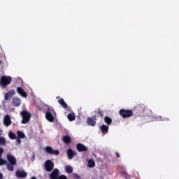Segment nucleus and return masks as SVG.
Returning <instances> with one entry per match:
<instances>
[{
  "mask_svg": "<svg viewBox=\"0 0 179 179\" xmlns=\"http://www.w3.org/2000/svg\"><path fill=\"white\" fill-rule=\"evenodd\" d=\"M10 83H12V77L8 76H3L1 77L0 85L3 89H6Z\"/></svg>",
  "mask_w": 179,
  "mask_h": 179,
  "instance_id": "f257e3e1",
  "label": "nucleus"
},
{
  "mask_svg": "<svg viewBox=\"0 0 179 179\" xmlns=\"http://www.w3.org/2000/svg\"><path fill=\"white\" fill-rule=\"evenodd\" d=\"M54 115H55V110L52 108H50L48 106L46 113H45V118L49 122H54L55 118Z\"/></svg>",
  "mask_w": 179,
  "mask_h": 179,
  "instance_id": "f03ea898",
  "label": "nucleus"
},
{
  "mask_svg": "<svg viewBox=\"0 0 179 179\" xmlns=\"http://www.w3.org/2000/svg\"><path fill=\"white\" fill-rule=\"evenodd\" d=\"M20 114L22 117V124H28V122H30V118H31V113L27 110H22Z\"/></svg>",
  "mask_w": 179,
  "mask_h": 179,
  "instance_id": "7ed1b4c3",
  "label": "nucleus"
},
{
  "mask_svg": "<svg viewBox=\"0 0 179 179\" xmlns=\"http://www.w3.org/2000/svg\"><path fill=\"white\" fill-rule=\"evenodd\" d=\"M119 115L123 118H131L134 115V111L128 109H120L119 110Z\"/></svg>",
  "mask_w": 179,
  "mask_h": 179,
  "instance_id": "20e7f679",
  "label": "nucleus"
},
{
  "mask_svg": "<svg viewBox=\"0 0 179 179\" xmlns=\"http://www.w3.org/2000/svg\"><path fill=\"white\" fill-rule=\"evenodd\" d=\"M45 169L48 173L52 171V170H54V162L50 159L46 160L45 162Z\"/></svg>",
  "mask_w": 179,
  "mask_h": 179,
  "instance_id": "39448f33",
  "label": "nucleus"
},
{
  "mask_svg": "<svg viewBox=\"0 0 179 179\" xmlns=\"http://www.w3.org/2000/svg\"><path fill=\"white\" fill-rule=\"evenodd\" d=\"M45 150L46 153H48V155H52L55 156H59V150H54L50 146L45 147Z\"/></svg>",
  "mask_w": 179,
  "mask_h": 179,
  "instance_id": "423d86ee",
  "label": "nucleus"
},
{
  "mask_svg": "<svg viewBox=\"0 0 179 179\" xmlns=\"http://www.w3.org/2000/svg\"><path fill=\"white\" fill-rule=\"evenodd\" d=\"M59 177V170L58 169H55L52 173L50 174V179H58Z\"/></svg>",
  "mask_w": 179,
  "mask_h": 179,
  "instance_id": "0eeeda50",
  "label": "nucleus"
},
{
  "mask_svg": "<svg viewBox=\"0 0 179 179\" xmlns=\"http://www.w3.org/2000/svg\"><path fill=\"white\" fill-rule=\"evenodd\" d=\"M96 115L92 116V117H88L87 120V125L90 127H94L96 125Z\"/></svg>",
  "mask_w": 179,
  "mask_h": 179,
  "instance_id": "6e6552de",
  "label": "nucleus"
},
{
  "mask_svg": "<svg viewBox=\"0 0 179 179\" xmlns=\"http://www.w3.org/2000/svg\"><path fill=\"white\" fill-rule=\"evenodd\" d=\"M76 149L78 152H87V147L82 143H78L76 145Z\"/></svg>",
  "mask_w": 179,
  "mask_h": 179,
  "instance_id": "1a4fd4ad",
  "label": "nucleus"
},
{
  "mask_svg": "<svg viewBox=\"0 0 179 179\" xmlns=\"http://www.w3.org/2000/svg\"><path fill=\"white\" fill-rule=\"evenodd\" d=\"M7 159L10 164H12V166H16V158H15L13 155L7 154Z\"/></svg>",
  "mask_w": 179,
  "mask_h": 179,
  "instance_id": "9d476101",
  "label": "nucleus"
},
{
  "mask_svg": "<svg viewBox=\"0 0 179 179\" xmlns=\"http://www.w3.org/2000/svg\"><path fill=\"white\" fill-rule=\"evenodd\" d=\"M3 124L5 127H9L12 124V120H10V116H9V115H6L4 116Z\"/></svg>",
  "mask_w": 179,
  "mask_h": 179,
  "instance_id": "9b49d317",
  "label": "nucleus"
},
{
  "mask_svg": "<svg viewBox=\"0 0 179 179\" xmlns=\"http://www.w3.org/2000/svg\"><path fill=\"white\" fill-rule=\"evenodd\" d=\"M15 176H17L18 178H26V177H27V173L24 171H17Z\"/></svg>",
  "mask_w": 179,
  "mask_h": 179,
  "instance_id": "f8f14e48",
  "label": "nucleus"
},
{
  "mask_svg": "<svg viewBox=\"0 0 179 179\" xmlns=\"http://www.w3.org/2000/svg\"><path fill=\"white\" fill-rule=\"evenodd\" d=\"M17 92L18 93V94H20L22 97H27V93L25 92L24 90H23V88H22L21 87H18L17 88Z\"/></svg>",
  "mask_w": 179,
  "mask_h": 179,
  "instance_id": "ddd939ff",
  "label": "nucleus"
},
{
  "mask_svg": "<svg viewBox=\"0 0 179 179\" xmlns=\"http://www.w3.org/2000/svg\"><path fill=\"white\" fill-rule=\"evenodd\" d=\"M75 155H76V152H75L72 149L69 148L67 150V156L69 159V160H72L73 157H75Z\"/></svg>",
  "mask_w": 179,
  "mask_h": 179,
  "instance_id": "4468645a",
  "label": "nucleus"
},
{
  "mask_svg": "<svg viewBox=\"0 0 179 179\" xmlns=\"http://www.w3.org/2000/svg\"><path fill=\"white\" fill-rule=\"evenodd\" d=\"M13 104H14L15 107H19V106L22 104V100L20 99V98L14 97L13 99Z\"/></svg>",
  "mask_w": 179,
  "mask_h": 179,
  "instance_id": "2eb2a0df",
  "label": "nucleus"
},
{
  "mask_svg": "<svg viewBox=\"0 0 179 179\" xmlns=\"http://www.w3.org/2000/svg\"><path fill=\"white\" fill-rule=\"evenodd\" d=\"M62 141L64 143H66V145H69L71 142H72V139L71 138V136L69 135L64 136L62 138Z\"/></svg>",
  "mask_w": 179,
  "mask_h": 179,
  "instance_id": "dca6fc26",
  "label": "nucleus"
},
{
  "mask_svg": "<svg viewBox=\"0 0 179 179\" xmlns=\"http://www.w3.org/2000/svg\"><path fill=\"white\" fill-rule=\"evenodd\" d=\"M100 129H101L102 134H103V135H106V134H108V126L105 125V124H102L100 127Z\"/></svg>",
  "mask_w": 179,
  "mask_h": 179,
  "instance_id": "f3484780",
  "label": "nucleus"
},
{
  "mask_svg": "<svg viewBox=\"0 0 179 179\" xmlns=\"http://www.w3.org/2000/svg\"><path fill=\"white\" fill-rule=\"evenodd\" d=\"M57 101H58L59 104H60V106H62V107L63 108H66V107H68V104H66V102H65L64 99L60 98V99H58Z\"/></svg>",
  "mask_w": 179,
  "mask_h": 179,
  "instance_id": "a211bd4d",
  "label": "nucleus"
},
{
  "mask_svg": "<svg viewBox=\"0 0 179 179\" xmlns=\"http://www.w3.org/2000/svg\"><path fill=\"white\" fill-rule=\"evenodd\" d=\"M103 121L106 124H107V125H111V124L113 123V119H111V117H110L109 116H105L103 118Z\"/></svg>",
  "mask_w": 179,
  "mask_h": 179,
  "instance_id": "6ab92c4d",
  "label": "nucleus"
},
{
  "mask_svg": "<svg viewBox=\"0 0 179 179\" xmlns=\"http://www.w3.org/2000/svg\"><path fill=\"white\" fill-rule=\"evenodd\" d=\"M65 171L68 173V174H72V173H73V168L69 165H66L65 166Z\"/></svg>",
  "mask_w": 179,
  "mask_h": 179,
  "instance_id": "aec40b11",
  "label": "nucleus"
},
{
  "mask_svg": "<svg viewBox=\"0 0 179 179\" xmlns=\"http://www.w3.org/2000/svg\"><path fill=\"white\" fill-rule=\"evenodd\" d=\"M96 166V162H94V160L93 159H90L87 162V167L93 168Z\"/></svg>",
  "mask_w": 179,
  "mask_h": 179,
  "instance_id": "412c9836",
  "label": "nucleus"
},
{
  "mask_svg": "<svg viewBox=\"0 0 179 179\" xmlns=\"http://www.w3.org/2000/svg\"><path fill=\"white\" fill-rule=\"evenodd\" d=\"M67 118H68L69 121H75V120H76L75 113H69L67 116Z\"/></svg>",
  "mask_w": 179,
  "mask_h": 179,
  "instance_id": "4be33fe9",
  "label": "nucleus"
},
{
  "mask_svg": "<svg viewBox=\"0 0 179 179\" xmlns=\"http://www.w3.org/2000/svg\"><path fill=\"white\" fill-rule=\"evenodd\" d=\"M17 138H20L21 139H24L25 138V135H24V133H23L22 131H21L20 130H18L17 131Z\"/></svg>",
  "mask_w": 179,
  "mask_h": 179,
  "instance_id": "5701e85b",
  "label": "nucleus"
},
{
  "mask_svg": "<svg viewBox=\"0 0 179 179\" xmlns=\"http://www.w3.org/2000/svg\"><path fill=\"white\" fill-rule=\"evenodd\" d=\"M139 108H142L143 115H146V111H148V108H146L143 105H140Z\"/></svg>",
  "mask_w": 179,
  "mask_h": 179,
  "instance_id": "b1692460",
  "label": "nucleus"
},
{
  "mask_svg": "<svg viewBox=\"0 0 179 179\" xmlns=\"http://www.w3.org/2000/svg\"><path fill=\"white\" fill-rule=\"evenodd\" d=\"M0 145L1 146H5L6 145V139L3 137H0Z\"/></svg>",
  "mask_w": 179,
  "mask_h": 179,
  "instance_id": "393cba45",
  "label": "nucleus"
},
{
  "mask_svg": "<svg viewBox=\"0 0 179 179\" xmlns=\"http://www.w3.org/2000/svg\"><path fill=\"white\" fill-rule=\"evenodd\" d=\"M96 115L97 117H101V118H103L104 112L101 111V110H98V111L96 113Z\"/></svg>",
  "mask_w": 179,
  "mask_h": 179,
  "instance_id": "a878e982",
  "label": "nucleus"
},
{
  "mask_svg": "<svg viewBox=\"0 0 179 179\" xmlns=\"http://www.w3.org/2000/svg\"><path fill=\"white\" fill-rule=\"evenodd\" d=\"M8 135H9L10 139H16L17 138L16 134H15L13 132H10Z\"/></svg>",
  "mask_w": 179,
  "mask_h": 179,
  "instance_id": "bb28decb",
  "label": "nucleus"
},
{
  "mask_svg": "<svg viewBox=\"0 0 179 179\" xmlns=\"http://www.w3.org/2000/svg\"><path fill=\"white\" fill-rule=\"evenodd\" d=\"M13 166H15V165H12V164H7V169H8V170H9L10 171H13Z\"/></svg>",
  "mask_w": 179,
  "mask_h": 179,
  "instance_id": "cd10ccee",
  "label": "nucleus"
},
{
  "mask_svg": "<svg viewBox=\"0 0 179 179\" xmlns=\"http://www.w3.org/2000/svg\"><path fill=\"white\" fill-rule=\"evenodd\" d=\"M7 94H10L12 97L13 96H15V94H16V92L15 91V90H11L8 92H7Z\"/></svg>",
  "mask_w": 179,
  "mask_h": 179,
  "instance_id": "c85d7f7f",
  "label": "nucleus"
},
{
  "mask_svg": "<svg viewBox=\"0 0 179 179\" xmlns=\"http://www.w3.org/2000/svg\"><path fill=\"white\" fill-rule=\"evenodd\" d=\"M4 164H6V161L2 159V157H0V166H3Z\"/></svg>",
  "mask_w": 179,
  "mask_h": 179,
  "instance_id": "c756f323",
  "label": "nucleus"
},
{
  "mask_svg": "<svg viewBox=\"0 0 179 179\" xmlns=\"http://www.w3.org/2000/svg\"><path fill=\"white\" fill-rule=\"evenodd\" d=\"M155 121H163V117L162 116H156L155 117Z\"/></svg>",
  "mask_w": 179,
  "mask_h": 179,
  "instance_id": "7c9ffc66",
  "label": "nucleus"
},
{
  "mask_svg": "<svg viewBox=\"0 0 179 179\" xmlns=\"http://www.w3.org/2000/svg\"><path fill=\"white\" fill-rule=\"evenodd\" d=\"M57 179H68V177H66V176L65 175H61L59 176V178H57Z\"/></svg>",
  "mask_w": 179,
  "mask_h": 179,
  "instance_id": "2f4dec72",
  "label": "nucleus"
},
{
  "mask_svg": "<svg viewBox=\"0 0 179 179\" xmlns=\"http://www.w3.org/2000/svg\"><path fill=\"white\" fill-rule=\"evenodd\" d=\"M12 97L10 94H8V92L5 94L4 99L5 100H8L9 98Z\"/></svg>",
  "mask_w": 179,
  "mask_h": 179,
  "instance_id": "473e14b6",
  "label": "nucleus"
},
{
  "mask_svg": "<svg viewBox=\"0 0 179 179\" xmlns=\"http://www.w3.org/2000/svg\"><path fill=\"white\" fill-rule=\"evenodd\" d=\"M3 152H5V150L3 148H0V157H2V155H3Z\"/></svg>",
  "mask_w": 179,
  "mask_h": 179,
  "instance_id": "72a5a7b5",
  "label": "nucleus"
},
{
  "mask_svg": "<svg viewBox=\"0 0 179 179\" xmlns=\"http://www.w3.org/2000/svg\"><path fill=\"white\" fill-rule=\"evenodd\" d=\"M73 178H75V179H80V176H79V175H78L77 173H74L73 174Z\"/></svg>",
  "mask_w": 179,
  "mask_h": 179,
  "instance_id": "f704fd0d",
  "label": "nucleus"
},
{
  "mask_svg": "<svg viewBox=\"0 0 179 179\" xmlns=\"http://www.w3.org/2000/svg\"><path fill=\"white\" fill-rule=\"evenodd\" d=\"M122 176H123V177H124V178H127V177H128V173H127V172H125V171H123V172H122Z\"/></svg>",
  "mask_w": 179,
  "mask_h": 179,
  "instance_id": "c9c22d12",
  "label": "nucleus"
},
{
  "mask_svg": "<svg viewBox=\"0 0 179 179\" xmlns=\"http://www.w3.org/2000/svg\"><path fill=\"white\" fill-rule=\"evenodd\" d=\"M17 143H19V145H20L22 143V140H20L21 138H20L19 137H17Z\"/></svg>",
  "mask_w": 179,
  "mask_h": 179,
  "instance_id": "e433bc0d",
  "label": "nucleus"
},
{
  "mask_svg": "<svg viewBox=\"0 0 179 179\" xmlns=\"http://www.w3.org/2000/svg\"><path fill=\"white\" fill-rule=\"evenodd\" d=\"M116 157L117 158H120V155L118 152H116Z\"/></svg>",
  "mask_w": 179,
  "mask_h": 179,
  "instance_id": "4c0bfd02",
  "label": "nucleus"
},
{
  "mask_svg": "<svg viewBox=\"0 0 179 179\" xmlns=\"http://www.w3.org/2000/svg\"><path fill=\"white\" fill-rule=\"evenodd\" d=\"M3 178V175L2 174V173H0V179Z\"/></svg>",
  "mask_w": 179,
  "mask_h": 179,
  "instance_id": "58836bf2",
  "label": "nucleus"
},
{
  "mask_svg": "<svg viewBox=\"0 0 179 179\" xmlns=\"http://www.w3.org/2000/svg\"><path fill=\"white\" fill-rule=\"evenodd\" d=\"M126 179H131V176H129V175H128V176H127V178H124Z\"/></svg>",
  "mask_w": 179,
  "mask_h": 179,
  "instance_id": "ea45409f",
  "label": "nucleus"
},
{
  "mask_svg": "<svg viewBox=\"0 0 179 179\" xmlns=\"http://www.w3.org/2000/svg\"><path fill=\"white\" fill-rule=\"evenodd\" d=\"M2 135V130L0 129V136Z\"/></svg>",
  "mask_w": 179,
  "mask_h": 179,
  "instance_id": "a19ab883",
  "label": "nucleus"
},
{
  "mask_svg": "<svg viewBox=\"0 0 179 179\" xmlns=\"http://www.w3.org/2000/svg\"><path fill=\"white\" fill-rule=\"evenodd\" d=\"M0 64H1V60H0Z\"/></svg>",
  "mask_w": 179,
  "mask_h": 179,
  "instance_id": "79ce46f5",
  "label": "nucleus"
}]
</instances>
